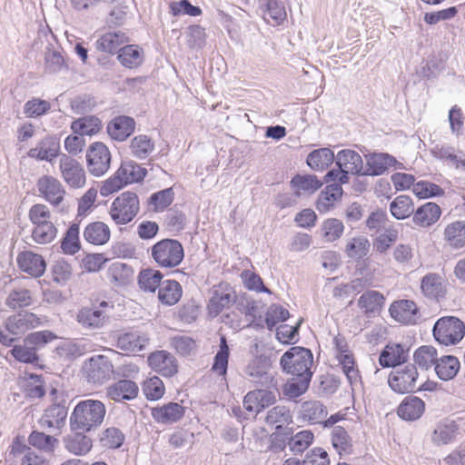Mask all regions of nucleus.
<instances>
[{
  "label": "nucleus",
  "mask_w": 465,
  "mask_h": 465,
  "mask_svg": "<svg viewBox=\"0 0 465 465\" xmlns=\"http://www.w3.org/2000/svg\"><path fill=\"white\" fill-rule=\"evenodd\" d=\"M135 130V121L127 115H117L108 122L106 132L112 140L124 142L127 140Z\"/></svg>",
  "instance_id": "nucleus-17"
},
{
  "label": "nucleus",
  "mask_w": 465,
  "mask_h": 465,
  "mask_svg": "<svg viewBox=\"0 0 465 465\" xmlns=\"http://www.w3.org/2000/svg\"><path fill=\"white\" fill-rule=\"evenodd\" d=\"M270 358L261 354L249 361L244 370V375L256 387L271 388L274 386V379L270 372Z\"/></svg>",
  "instance_id": "nucleus-7"
},
{
  "label": "nucleus",
  "mask_w": 465,
  "mask_h": 465,
  "mask_svg": "<svg viewBox=\"0 0 465 465\" xmlns=\"http://www.w3.org/2000/svg\"><path fill=\"white\" fill-rule=\"evenodd\" d=\"M323 183L314 174H296L291 180V186L295 189L296 196L301 194V191L313 193L318 191Z\"/></svg>",
  "instance_id": "nucleus-45"
},
{
  "label": "nucleus",
  "mask_w": 465,
  "mask_h": 465,
  "mask_svg": "<svg viewBox=\"0 0 465 465\" xmlns=\"http://www.w3.org/2000/svg\"><path fill=\"white\" fill-rule=\"evenodd\" d=\"M184 407L178 402H168L151 410L153 419L162 424L177 422L184 416Z\"/></svg>",
  "instance_id": "nucleus-21"
},
{
  "label": "nucleus",
  "mask_w": 465,
  "mask_h": 465,
  "mask_svg": "<svg viewBox=\"0 0 465 465\" xmlns=\"http://www.w3.org/2000/svg\"><path fill=\"white\" fill-rule=\"evenodd\" d=\"M130 149L134 157L143 160L153 151L154 143L147 135L139 134L132 139Z\"/></svg>",
  "instance_id": "nucleus-54"
},
{
  "label": "nucleus",
  "mask_w": 465,
  "mask_h": 465,
  "mask_svg": "<svg viewBox=\"0 0 465 465\" xmlns=\"http://www.w3.org/2000/svg\"><path fill=\"white\" fill-rule=\"evenodd\" d=\"M51 110V104L44 99L33 97L26 101L23 113L27 118H40Z\"/></svg>",
  "instance_id": "nucleus-55"
},
{
  "label": "nucleus",
  "mask_w": 465,
  "mask_h": 465,
  "mask_svg": "<svg viewBox=\"0 0 465 465\" xmlns=\"http://www.w3.org/2000/svg\"><path fill=\"white\" fill-rule=\"evenodd\" d=\"M366 167L363 166L362 175L365 176H379L383 174L390 167L399 165L397 168H401L402 164L399 163L396 158L387 153H372L365 155Z\"/></svg>",
  "instance_id": "nucleus-15"
},
{
  "label": "nucleus",
  "mask_w": 465,
  "mask_h": 465,
  "mask_svg": "<svg viewBox=\"0 0 465 465\" xmlns=\"http://www.w3.org/2000/svg\"><path fill=\"white\" fill-rule=\"evenodd\" d=\"M335 159L336 155L331 148L322 147L312 151L306 158V163L313 171H324L335 162Z\"/></svg>",
  "instance_id": "nucleus-31"
},
{
  "label": "nucleus",
  "mask_w": 465,
  "mask_h": 465,
  "mask_svg": "<svg viewBox=\"0 0 465 465\" xmlns=\"http://www.w3.org/2000/svg\"><path fill=\"white\" fill-rule=\"evenodd\" d=\"M57 338L56 334L49 330L34 331L24 338V341L36 352Z\"/></svg>",
  "instance_id": "nucleus-56"
},
{
  "label": "nucleus",
  "mask_w": 465,
  "mask_h": 465,
  "mask_svg": "<svg viewBox=\"0 0 465 465\" xmlns=\"http://www.w3.org/2000/svg\"><path fill=\"white\" fill-rule=\"evenodd\" d=\"M230 349L224 336L220 338L219 350L214 355L212 371L218 376L225 377L228 370Z\"/></svg>",
  "instance_id": "nucleus-50"
},
{
  "label": "nucleus",
  "mask_w": 465,
  "mask_h": 465,
  "mask_svg": "<svg viewBox=\"0 0 465 465\" xmlns=\"http://www.w3.org/2000/svg\"><path fill=\"white\" fill-rule=\"evenodd\" d=\"M83 371L86 374L88 382L102 385L111 379L114 366L108 357L94 355L84 361Z\"/></svg>",
  "instance_id": "nucleus-9"
},
{
  "label": "nucleus",
  "mask_w": 465,
  "mask_h": 465,
  "mask_svg": "<svg viewBox=\"0 0 465 465\" xmlns=\"http://www.w3.org/2000/svg\"><path fill=\"white\" fill-rule=\"evenodd\" d=\"M370 249V241L365 236L360 235L348 241L344 252L348 258L360 262L369 254Z\"/></svg>",
  "instance_id": "nucleus-40"
},
{
  "label": "nucleus",
  "mask_w": 465,
  "mask_h": 465,
  "mask_svg": "<svg viewBox=\"0 0 465 465\" xmlns=\"http://www.w3.org/2000/svg\"><path fill=\"white\" fill-rule=\"evenodd\" d=\"M460 370V361L455 356L446 355L437 359L435 371L442 381L453 379Z\"/></svg>",
  "instance_id": "nucleus-46"
},
{
  "label": "nucleus",
  "mask_w": 465,
  "mask_h": 465,
  "mask_svg": "<svg viewBox=\"0 0 465 465\" xmlns=\"http://www.w3.org/2000/svg\"><path fill=\"white\" fill-rule=\"evenodd\" d=\"M266 424L273 427L275 430L290 428L292 423V415L286 406L277 405L268 411L265 417Z\"/></svg>",
  "instance_id": "nucleus-36"
},
{
  "label": "nucleus",
  "mask_w": 465,
  "mask_h": 465,
  "mask_svg": "<svg viewBox=\"0 0 465 465\" xmlns=\"http://www.w3.org/2000/svg\"><path fill=\"white\" fill-rule=\"evenodd\" d=\"M43 325V319L29 312H18L5 321L6 331L15 336Z\"/></svg>",
  "instance_id": "nucleus-11"
},
{
  "label": "nucleus",
  "mask_w": 465,
  "mask_h": 465,
  "mask_svg": "<svg viewBox=\"0 0 465 465\" xmlns=\"http://www.w3.org/2000/svg\"><path fill=\"white\" fill-rule=\"evenodd\" d=\"M80 226L78 223H72L66 230L61 240V249L64 254L74 255L81 249L80 243Z\"/></svg>",
  "instance_id": "nucleus-48"
},
{
  "label": "nucleus",
  "mask_w": 465,
  "mask_h": 465,
  "mask_svg": "<svg viewBox=\"0 0 465 465\" xmlns=\"http://www.w3.org/2000/svg\"><path fill=\"white\" fill-rule=\"evenodd\" d=\"M67 417V407L65 401L54 403L45 411L40 420L43 428L60 429L65 423Z\"/></svg>",
  "instance_id": "nucleus-29"
},
{
  "label": "nucleus",
  "mask_w": 465,
  "mask_h": 465,
  "mask_svg": "<svg viewBox=\"0 0 465 465\" xmlns=\"http://www.w3.org/2000/svg\"><path fill=\"white\" fill-rule=\"evenodd\" d=\"M437 356V350L433 346L423 345L415 351L413 360L420 368L428 370L432 365L435 366Z\"/></svg>",
  "instance_id": "nucleus-57"
},
{
  "label": "nucleus",
  "mask_w": 465,
  "mask_h": 465,
  "mask_svg": "<svg viewBox=\"0 0 465 465\" xmlns=\"http://www.w3.org/2000/svg\"><path fill=\"white\" fill-rule=\"evenodd\" d=\"M385 298L378 291H367L358 300V306L366 315L378 312L384 304Z\"/></svg>",
  "instance_id": "nucleus-47"
},
{
  "label": "nucleus",
  "mask_w": 465,
  "mask_h": 465,
  "mask_svg": "<svg viewBox=\"0 0 465 465\" xmlns=\"http://www.w3.org/2000/svg\"><path fill=\"white\" fill-rule=\"evenodd\" d=\"M313 362V355L311 350L293 346L287 350L280 360V365L283 372L292 375V377L306 378L310 375L312 377L311 371Z\"/></svg>",
  "instance_id": "nucleus-3"
},
{
  "label": "nucleus",
  "mask_w": 465,
  "mask_h": 465,
  "mask_svg": "<svg viewBox=\"0 0 465 465\" xmlns=\"http://www.w3.org/2000/svg\"><path fill=\"white\" fill-rule=\"evenodd\" d=\"M163 274L154 269L142 270L138 275L139 287L149 292H154L163 282Z\"/></svg>",
  "instance_id": "nucleus-51"
},
{
  "label": "nucleus",
  "mask_w": 465,
  "mask_h": 465,
  "mask_svg": "<svg viewBox=\"0 0 465 465\" xmlns=\"http://www.w3.org/2000/svg\"><path fill=\"white\" fill-rule=\"evenodd\" d=\"M106 413L104 404L98 400L80 401L70 416V427L73 431L89 432L98 428Z\"/></svg>",
  "instance_id": "nucleus-1"
},
{
  "label": "nucleus",
  "mask_w": 465,
  "mask_h": 465,
  "mask_svg": "<svg viewBox=\"0 0 465 465\" xmlns=\"http://www.w3.org/2000/svg\"><path fill=\"white\" fill-rule=\"evenodd\" d=\"M409 351L401 343L387 344L380 353L379 363L382 368L396 369L407 362Z\"/></svg>",
  "instance_id": "nucleus-16"
},
{
  "label": "nucleus",
  "mask_w": 465,
  "mask_h": 465,
  "mask_svg": "<svg viewBox=\"0 0 465 465\" xmlns=\"http://www.w3.org/2000/svg\"><path fill=\"white\" fill-rule=\"evenodd\" d=\"M10 353L19 362L31 364L36 369H44L39 354L24 341L22 344L15 345Z\"/></svg>",
  "instance_id": "nucleus-39"
},
{
  "label": "nucleus",
  "mask_w": 465,
  "mask_h": 465,
  "mask_svg": "<svg viewBox=\"0 0 465 465\" xmlns=\"http://www.w3.org/2000/svg\"><path fill=\"white\" fill-rule=\"evenodd\" d=\"M148 343L146 335L138 331L124 332L117 336L115 346L126 352H136L143 350Z\"/></svg>",
  "instance_id": "nucleus-30"
},
{
  "label": "nucleus",
  "mask_w": 465,
  "mask_h": 465,
  "mask_svg": "<svg viewBox=\"0 0 465 465\" xmlns=\"http://www.w3.org/2000/svg\"><path fill=\"white\" fill-rule=\"evenodd\" d=\"M139 388L136 382L131 380H119L107 390L108 397L114 401H132L138 395Z\"/></svg>",
  "instance_id": "nucleus-26"
},
{
  "label": "nucleus",
  "mask_w": 465,
  "mask_h": 465,
  "mask_svg": "<svg viewBox=\"0 0 465 465\" xmlns=\"http://www.w3.org/2000/svg\"><path fill=\"white\" fill-rule=\"evenodd\" d=\"M111 158V153L104 143H91L86 152L88 171L96 177L104 175L110 168Z\"/></svg>",
  "instance_id": "nucleus-10"
},
{
  "label": "nucleus",
  "mask_w": 465,
  "mask_h": 465,
  "mask_svg": "<svg viewBox=\"0 0 465 465\" xmlns=\"http://www.w3.org/2000/svg\"><path fill=\"white\" fill-rule=\"evenodd\" d=\"M147 170L134 161L123 162L116 172L102 183L100 194L104 197L118 192L124 186L142 182Z\"/></svg>",
  "instance_id": "nucleus-2"
},
{
  "label": "nucleus",
  "mask_w": 465,
  "mask_h": 465,
  "mask_svg": "<svg viewBox=\"0 0 465 465\" xmlns=\"http://www.w3.org/2000/svg\"><path fill=\"white\" fill-rule=\"evenodd\" d=\"M391 215L397 220H403L413 215L412 199L408 195H399L390 203Z\"/></svg>",
  "instance_id": "nucleus-52"
},
{
  "label": "nucleus",
  "mask_w": 465,
  "mask_h": 465,
  "mask_svg": "<svg viewBox=\"0 0 465 465\" xmlns=\"http://www.w3.org/2000/svg\"><path fill=\"white\" fill-rule=\"evenodd\" d=\"M124 440L125 436L124 432L116 427L105 429L100 436L102 447L111 450H116L122 447Z\"/></svg>",
  "instance_id": "nucleus-61"
},
{
  "label": "nucleus",
  "mask_w": 465,
  "mask_h": 465,
  "mask_svg": "<svg viewBox=\"0 0 465 465\" xmlns=\"http://www.w3.org/2000/svg\"><path fill=\"white\" fill-rule=\"evenodd\" d=\"M108 306L104 301L98 305L82 308L77 314V322L87 329H99L104 326L107 315L102 308Z\"/></svg>",
  "instance_id": "nucleus-19"
},
{
  "label": "nucleus",
  "mask_w": 465,
  "mask_h": 465,
  "mask_svg": "<svg viewBox=\"0 0 465 465\" xmlns=\"http://www.w3.org/2000/svg\"><path fill=\"white\" fill-rule=\"evenodd\" d=\"M440 215V207L435 203L428 202L413 212L412 222L416 226L427 228L436 223Z\"/></svg>",
  "instance_id": "nucleus-23"
},
{
  "label": "nucleus",
  "mask_w": 465,
  "mask_h": 465,
  "mask_svg": "<svg viewBox=\"0 0 465 465\" xmlns=\"http://www.w3.org/2000/svg\"><path fill=\"white\" fill-rule=\"evenodd\" d=\"M389 312L396 322L405 325H415L420 319L418 306L411 300L393 302L390 306Z\"/></svg>",
  "instance_id": "nucleus-12"
},
{
  "label": "nucleus",
  "mask_w": 465,
  "mask_h": 465,
  "mask_svg": "<svg viewBox=\"0 0 465 465\" xmlns=\"http://www.w3.org/2000/svg\"><path fill=\"white\" fill-rule=\"evenodd\" d=\"M432 335L442 345H456L465 335V324L455 316H444L434 323Z\"/></svg>",
  "instance_id": "nucleus-6"
},
{
  "label": "nucleus",
  "mask_w": 465,
  "mask_h": 465,
  "mask_svg": "<svg viewBox=\"0 0 465 465\" xmlns=\"http://www.w3.org/2000/svg\"><path fill=\"white\" fill-rule=\"evenodd\" d=\"M18 267L24 272L37 278L45 273L46 263L40 254L32 252H23L16 258Z\"/></svg>",
  "instance_id": "nucleus-22"
},
{
  "label": "nucleus",
  "mask_w": 465,
  "mask_h": 465,
  "mask_svg": "<svg viewBox=\"0 0 465 465\" xmlns=\"http://www.w3.org/2000/svg\"><path fill=\"white\" fill-rule=\"evenodd\" d=\"M182 295V286L175 280L163 281L158 288V299L166 306L176 304L180 301Z\"/></svg>",
  "instance_id": "nucleus-34"
},
{
  "label": "nucleus",
  "mask_w": 465,
  "mask_h": 465,
  "mask_svg": "<svg viewBox=\"0 0 465 465\" xmlns=\"http://www.w3.org/2000/svg\"><path fill=\"white\" fill-rule=\"evenodd\" d=\"M443 238L453 248L463 247L465 245V221H455L449 223L445 227Z\"/></svg>",
  "instance_id": "nucleus-44"
},
{
  "label": "nucleus",
  "mask_w": 465,
  "mask_h": 465,
  "mask_svg": "<svg viewBox=\"0 0 465 465\" xmlns=\"http://www.w3.org/2000/svg\"><path fill=\"white\" fill-rule=\"evenodd\" d=\"M108 273L115 283L118 285H125L132 280L134 270L126 263L115 262L109 267Z\"/></svg>",
  "instance_id": "nucleus-60"
},
{
  "label": "nucleus",
  "mask_w": 465,
  "mask_h": 465,
  "mask_svg": "<svg viewBox=\"0 0 465 465\" xmlns=\"http://www.w3.org/2000/svg\"><path fill=\"white\" fill-rule=\"evenodd\" d=\"M327 414V408L318 401H304L301 406V418L310 424H322Z\"/></svg>",
  "instance_id": "nucleus-35"
},
{
  "label": "nucleus",
  "mask_w": 465,
  "mask_h": 465,
  "mask_svg": "<svg viewBox=\"0 0 465 465\" xmlns=\"http://www.w3.org/2000/svg\"><path fill=\"white\" fill-rule=\"evenodd\" d=\"M36 185L40 194L54 206L63 202L65 191L56 178L44 175L38 179Z\"/></svg>",
  "instance_id": "nucleus-18"
},
{
  "label": "nucleus",
  "mask_w": 465,
  "mask_h": 465,
  "mask_svg": "<svg viewBox=\"0 0 465 465\" xmlns=\"http://www.w3.org/2000/svg\"><path fill=\"white\" fill-rule=\"evenodd\" d=\"M425 411L424 401L416 396H407L398 407L397 414L404 420L412 421L420 419Z\"/></svg>",
  "instance_id": "nucleus-27"
},
{
  "label": "nucleus",
  "mask_w": 465,
  "mask_h": 465,
  "mask_svg": "<svg viewBox=\"0 0 465 465\" xmlns=\"http://www.w3.org/2000/svg\"><path fill=\"white\" fill-rule=\"evenodd\" d=\"M140 212V201L136 193L125 191L111 203L109 214L117 225L131 223Z\"/></svg>",
  "instance_id": "nucleus-4"
},
{
  "label": "nucleus",
  "mask_w": 465,
  "mask_h": 465,
  "mask_svg": "<svg viewBox=\"0 0 465 465\" xmlns=\"http://www.w3.org/2000/svg\"><path fill=\"white\" fill-rule=\"evenodd\" d=\"M331 444L339 455L349 454L351 451V439L341 426H334L331 430Z\"/></svg>",
  "instance_id": "nucleus-53"
},
{
  "label": "nucleus",
  "mask_w": 465,
  "mask_h": 465,
  "mask_svg": "<svg viewBox=\"0 0 465 465\" xmlns=\"http://www.w3.org/2000/svg\"><path fill=\"white\" fill-rule=\"evenodd\" d=\"M153 260L162 268L178 266L183 257L184 251L182 243L174 239H163L151 248Z\"/></svg>",
  "instance_id": "nucleus-5"
},
{
  "label": "nucleus",
  "mask_w": 465,
  "mask_h": 465,
  "mask_svg": "<svg viewBox=\"0 0 465 465\" xmlns=\"http://www.w3.org/2000/svg\"><path fill=\"white\" fill-rule=\"evenodd\" d=\"M57 228L50 222L35 226L32 232L33 240L39 244H46L54 241L57 235Z\"/></svg>",
  "instance_id": "nucleus-63"
},
{
  "label": "nucleus",
  "mask_w": 465,
  "mask_h": 465,
  "mask_svg": "<svg viewBox=\"0 0 465 465\" xmlns=\"http://www.w3.org/2000/svg\"><path fill=\"white\" fill-rule=\"evenodd\" d=\"M420 288L423 294L430 299L439 301L445 296L442 279L436 273L425 275L421 280Z\"/></svg>",
  "instance_id": "nucleus-41"
},
{
  "label": "nucleus",
  "mask_w": 465,
  "mask_h": 465,
  "mask_svg": "<svg viewBox=\"0 0 465 465\" xmlns=\"http://www.w3.org/2000/svg\"><path fill=\"white\" fill-rule=\"evenodd\" d=\"M164 385L163 381L156 377L147 379L143 384V392L149 401H157L164 394Z\"/></svg>",
  "instance_id": "nucleus-64"
},
{
  "label": "nucleus",
  "mask_w": 465,
  "mask_h": 465,
  "mask_svg": "<svg viewBox=\"0 0 465 465\" xmlns=\"http://www.w3.org/2000/svg\"><path fill=\"white\" fill-rule=\"evenodd\" d=\"M83 236L91 244L104 245L110 240L111 231L106 223L93 222L86 225Z\"/></svg>",
  "instance_id": "nucleus-33"
},
{
  "label": "nucleus",
  "mask_w": 465,
  "mask_h": 465,
  "mask_svg": "<svg viewBox=\"0 0 465 465\" xmlns=\"http://www.w3.org/2000/svg\"><path fill=\"white\" fill-rule=\"evenodd\" d=\"M458 430L459 425L454 420L445 419L437 423L431 434V440L436 445L449 444L455 440Z\"/></svg>",
  "instance_id": "nucleus-32"
},
{
  "label": "nucleus",
  "mask_w": 465,
  "mask_h": 465,
  "mask_svg": "<svg viewBox=\"0 0 465 465\" xmlns=\"http://www.w3.org/2000/svg\"><path fill=\"white\" fill-rule=\"evenodd\" d=\"M84 433L83 431H77L64 439V447L69 452L77 456H83L91 450L93 441Z\"/></svg>",
  "instance_id": "nucleus-43"
},
{
  "label": "nucleus",
  "mask_w": 465,
  "mask_h": 465,
  "mask_svg": "<svg viewBox=\"0 0 465 465\" xmlns=\"http://www.w3.org/2000/svg\"><path fill=\"white\" fill-rule=\"evenodd\" d=\"M102 121L95 115H87L80 117L71 124V130L74 134H80L83 137L92 136L102 130Z\"/></svg>",
  "instance_id": "nucleus-37"
},
{
  "label": "nucleus",
  "mask_w": 465,
  "mask_h": 465,
  "mask_svg": "<svg viewBox=\"0 0 465 465\" xmlns=\"http://www.w3.org/2000/svg\"><path fill=\"white\" fill-rule=\"evenodd\" d=\"M336 166L347 170L353 175H362L363 161L359 153L351 149H342L338 152L335 159Z\"/></svg>",
  "instance_id": "nucleus-24"
},
{
  "label": "nucleus",
  "mask_w": 465,
  "mask_h": 465,
  "mask_svg": "<svg viewBox=\"0 0 465 465\" xmlns=\"http://www.w3.org/2000/svg\"><path fill=\"white\" fill-rule=\"evenodd\" d=\"M343 190L339 183L327 185L320 193L316 202L317 210L322 213H327L333 207L334 203L342 195Z\"/></svg>",
  "instance_id": "nucleus-38"
},
{
  "label": "nucleus",
  "mask_w": 465,
  "mask_h": 465,
  "mask_svg": "<svg viewBox=\"0 0 465 465\" xmlns=\"http://www.w3.org/2000/svg\"><path fill=\"white\" fill-rule=\"evenodd\" d=\"M236 302V293L228 284L214 288L207 304L211 317H217L224 309L230 308Z\"/></svg>",
  "instance_id": "nucleus-14"
},
{
  "label": "nucleus",
  "mask_w": 465,
  "mask_h": 465,
  "mask_svg": "<svg viewBox=\"0 0 465 465\" xmlns=\"http://www.w3.org/2000/svg\"><path fill=\"white\" fill-rule=\"evenodd\" d=\"M419 373L415 364L394 369L389 375L388 383L391 389L400 394L416 391Z\"/></svg>",
  "instance_id": "nucleus-8"
},
{
  "label": "nucleus",
  "mask_w": 465,
  "mask_h": 465,
  "mask_svg": "<svg viewBox=\"0 0 465 465\" xmlns=\"http://www.w3.org/2000/svg\"><path fill=\"white\" fill-rule=\"evenodd\" d=\"M117 59L126 68H136L143 63V49L137 45L125 44L119 50Z\"/></svg>",
  "instance_id": "nucleus-42"
},
{
  "label": "nucleus",
  "mask_w": 465,
  "mask_h": 465,
  "mask_svg": "<svg viewBox=\"0 0 465 465\" xmlns=\"http://www.w3.org/2000/svg\"><path fill=\"white\" fill-rule=\"evenodd\" d=\"M87 351V343L84 341H65L56 347V352L67 361L75 360Z\"/></svg>",
  "instance_id": "nucleus-49"
},
{
  "label": "nucleus",
  "mask_w": 465,
  "mask_h": 465,
  "mask_svg": "<svg viewBox=\"0 0 465 465\" xmlns=\"http://www.w3.org/2000/svg\"><path fill=\"white\" fill-rule=\"evenodd\" d=\"M59 149V142L54 137L47 136L41 140L35 148H31L27 154L36 160L51 162L58 156Z\"/></svg>",
  "instance_id": "nucleus-28"
},
{
  "label": "nucleus",
  "mask_w": 465,
  "mask_h": 465,
  "mask_svg": "<svg viewBox=\"0 0 465 465\" xmlns=\"http://www.w3.org/2000/svg\"><path fill=\"white\" fill-rule=\"evenodd\" d=\"M174 192L172 187L153 193L148 198V204L153 206L154 212H163L172 204Z\"/></svg>",
  "instance_id": "nucleus-58"
},
{
  "label": "nucleus",
  "mask_w": 465,
  "mask_h": 465,
  "mask_svg": "<svg viewBox=\"0 0 465 465\" xmlns=\"http://www.w3.org/2000/svg\"><path fill=\"white\" fill-rule=\"evenodd\" d=\"M59 167L64 182L70 187L81 188L85 184V172L77 160L63 154Z\"/></svg>",
  "instance_id": "nucleus-13"
},
{
  "label": "nucleus",
  "mask_w": 465,
  "mask_h": 465,
  "mask_svg": "<svg viewBox=\"0 0 465 465\" xmlns=\"http://www.w3.org/2000/svg\"><path fill=\"white\" fill-rule=\"evenodd\" d=\"M313 439V433L308 430L299 431L295 435L292 433L288 441L289 449L293 454L302 453L311 446Z\"/></svg>",
  "instance_id": "nucleus-59"
},
{
  "label": "nucleus",
  "mask_w": 465,
  "mask_h": 465,
  "mask_svg": "<svg viewBox=\"0 0 465 465\" xmlns=\"http://www.w3.org/2000/svg\"><path fill=\"white\" fill-rule=\"evenodd\" d=\"M147 361L154 371L165 377H172L178 371L174 357L166 351H156L151 353Z\"/></svg>",
  "instance_id": "nucleus-20"
},
{
  "label": "nucleus",
  "mask_w": 465,
  "mask_h": 465,
  "mask_svg": "<svg viewBox=\"0 0 465 465\" xmlns=\"http://www.w3.org/2000/svg\"><path fill=\"white\" fill-rule=\"evenodd\" d=\"M413 193L420 199H428L443 196L445 191L434 183L419 181L413 185Z\"/></svg>",
  "instance_id": "nucleus-62"
},
{
  "label": "nucleus",
  "mask_w": 465,
  "mask_h": 465,
  "mask_svg": "<svg viewBox=\"0 0 465 465\" xmlns=\"http://www.w3.org/2000/svg\"><path fill=\"white\" fill-rule=\"evenodd\" d=\"M129 41L125 33L122 31L107 32L101 35L95 42L98 51L107 54H117L119 50Z\"/></svg>",
  "instance_id": "nucleus-25"
}]
</instances>
